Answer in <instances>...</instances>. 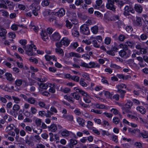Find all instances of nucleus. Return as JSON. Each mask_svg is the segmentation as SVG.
Wrapping results in <instances>:
<instances>
[{"label": "nucleus", "mask_w": 148, "mask_h": 148, "mask_svg": "<svg viewBox=\"0 0 148 148\" xmlns=\"http://www.w3.org/2000/svg\"><path fill=\"white\" fill-rule=\"evenodd\" d=\"M77 143V140L75 139H71L70 140L69 146L70 148H73L74 145H76Z\"/></svg>", "instance_id": "obj_14"}, {"label": "nucleus", "mask_w": 148, "mask_h": 148, "mask_svg": "<svg viewBox=\"0 0 148 148\" xmlns=\"http://www.w3.org/2000/svg\"><path fill=\"white\" fill-rule=\"evenodd\" d=\"M120 121L118 117H114L112 119V122L114 124H117L119 123Z\"/></svg>", "instance_id": "obj_51"}, {"label": "nucleus", "mask_w": 148, "mask_h": 148, "mask_svg": "<svg viewBox=\"0 0 148 148\" xmlns=\"http://www.w3.org/2000/svg\"><path fill=\"white\" fill-rule=\"evenodd\" d=\"M95 106L96 108L99 109H103L105 108V106L103 104H99V103L96 104Z\"/></svg>", "instance_id": "obj_56"}, {"label": "nucleus", "mask_w": 148, "mask_h": 148, "mask_svg": "<svg viewBox=\"0 0 148 148\" xmlns=\"http://www.w3.org/2000/svg\"><path fill=\"white\" fill-rule=\"evenodd\" d=\"M66 25L68 28L71 29L73 26V24L67 20L66 21Z\"/></svg>", "instance_id": "obj_48"}, {"label": "nucleus", "mask_w": 148, "mask_h": 148, "mask_svg": "<svg viewBox=\"0 0 148 148\" xmlns=\"http://www.w3.org/2000/svg\"><path fill=\"white\" fill-rule=\"evenodd\" d=\"M88 65L89 67H88V68H95L96 67L99 68L100 66V65L94 62H90L89 63Z\"/></svg>", "instance_id": "obj_25"}, {"label": "nucleus", "mask_w": 148, "mask_h": 148, "mask_svg": "<svg viewBox=\"0 0 148 148\" xmlns=\"http://www.w3.org/2000/svg\"><path fill=\"white\" fill-rule=\"evenodd\" d=\"M14 126L13 124L9 125L7 127L5 130L7 131L11 130L13 129Z\"/></svg>", "instance_id": "obj_61"}, {"label": "nucleus", "mask_w": 148, "mask_h": 148, "mask_svg": "<svg viewBox=\"0 0 148 148\" xmlns=\"http://www.w3.org/2000/svg\"><path fill=\"white\" fill-rule=\"evenodd\" d=\"M147 47L142 48L140 51L141 53L142 54H146L147 52Z\"/></svg>", "instance_id": "obj_55"}, {"label": "nucleus", "mask_w": 148, "mask_h": 148, "mask_svg": "<svg viewBox=\"0 0 148 148\" xmlns=\"http://www.w3.org/2000/svg\"><path fill=\"white\" fill-rule=\"evenodd\" d=\"M61 91L65 93H67L69 92L70 91L71 89L70 88L68 87L64 88H62L61 90Z\"/></svg>", "instance_id": "obj_46"}, {"label": "nucleus", "mask_w": 148, "mask_h": 148, "mask_svg": "<svg viewBox=\"0 0 148 148\" xmlns=\"http://www.w3.org/2000/svg\"><path fill=\"white\" fill-rule=\"evenodd\" d=\"M45 58L47 61H49L52 59L54 61H57V58L54 56L46 55L45 56Z\"/></svg>", "instance_id": "obj_21"}, {"label": "nucleus", "mask_w": 148, "mask_h": 148, "mask_svg": "<svg viewBox=\"0 0 148 148\" xmlns=\"http://www.w3.org/2000/svg\"><path fill=\"white\" fill-rule=\"evenodd\" d=\"M48 128L50 131L54 132L57 130V127L56 125L53 124L51 125L49 127L48 126Z\"/></svg>", "instance_id": "obj_26"}, {"label": "nucleus", "mask_w": 148, "mask_h": 148, "mask_svg": "<svg viewBox=\"0 0 148 148\" xmlns=\"http://www.w3.org/2000/svg\"><path fill=\"white\" fill-rule=\"evenodd\" d=\"M74 89L77 92L82 95L84 97L83 99L84 101L86 103H89L91 102V98L90 96L86 92L82 89L77 87H75Z\"/></svg>", "instance_id": "obj_1"}, {"label": "nucleus", "mask_w": 148, "mask_h": 148, "mask_svg": "<svg viewBox=\"0 0 148 148\" xmlns=\"http://www.w3.org/2000/svg\"><path fill=\"white\" fill-rule=\"evenodd\" d=\"M102 3V0H96V5L94 6V8L96 9H98Z\"/></svg>", "instance_id": "obj_27"}, {"label": "nucleus", "mask_w": 148, "mask_h": 148, "mask_svg": "<svg viewBox=\"0 0 148 148\" xmlns=\"http://www.w3.org/2000/svg\"><path fill=\"white\" fill-rule=\"evenodd\" d=\"M77 121L81 126L84 127L85 125V121L82 118L78 117L77 119Z\"/></svg>", "instance_id": "obj_18"}, {"label": "nucleus", "mask_w": 148, "mask_h": 148, "mask_svg": "<svg viewBox=\"0 0 148 148\" xmlns=\"http://www.w3.org/2000/svg\"><path fill=\"white\" fill-rule=\"evenodd\" d=\"M135 11L138 13H141L143 11V8L142 6L139 4H135L134 6Z\"/></svg>", "instance_id": "obj_12"}, {"label": "nucleus", "mask_w": 148, "mask_h": 148, "mask_svg": "<svg viewBox=\"0 0 148 148\" xmlns=\"http://www.w3.org/2000/svg\"><path fill=\"white\" fill-rule=\"evenodd\" d=\"M40 35L42 40L46 41V39L48 38V36L47 33L45 31H42L40 33Z\"/></svg>", "instance_id": "obj_17"}, {"label": "nucleus", "mask_w": 148, "mask_h": 148, "mask_svg": "<svg viewBox=\"0 0 148 148\" xmlns=\"http://www.w3.org/2000/svg\"><path fill=\"white\" fill-rule=\"evenodd\" d=\"M123 106L127 108L131 109L132 106V102L130 101H127V102Z\"/></svg>", "instance_id": "obj_34"}, {"label": "nucleus", "mask_w": 148, "mask_h": 148, "mask_svg": "<svg viewBox=\"0 0 148 148\" xmlns=\"http://www.w3.org/2000/svg\"><path fill=\"white\" fill-rule=\"evenodd\" d=\"M84 1L85 4H84L82 5V8L84 9L87 10V5L91 4L92 1V0H84Z\"/></svg>", "instance_id": "obj_19"}, {"label": "nucleus", "mask_w": 148, "mask_h": 148, "mask_svg": "<svg viewBox=\"0 0 148 148\" xmlns=\"http://www.w3.org/2000/svg\"><path fill=\"white\" fill-rule=\"evenodd\" d=\"M111 41V38L109 37H107L105 39L104 42L105 44L108 45L110 44Z\"/></svg>", "instance_id": "obj_57"}, {"label": "nucleus", "mask_w": 148, "mask_h": 148, "mask_svg": "<svg viewBox=\"0 0 148 148\" xmlns=\"http://www.w3.org/2000/svg\"><path fill=\"white\" fill-rule=\"evenodd\" d=\"M71 79L75 82H78L79 81V78L78 76L76 75H73L71 77Z\"/></svg>", "instance_id": "obj_52"}, {"label": "nucleus", "mask_w": 148, "mask_h": 148, "mask_svg": "<svg viewBox=\"0 0 148 148\" xmlns=\"http://www.w3.org/2000/svg\"><path fill=\"white\" fill-rule=\"evenodd\" d=\"M121 109L122 111V113L125 114V113H131L132 112L130 110V109L127 108L123 105L121 106Z\"/></svg>", "instance_id": "obj_16"}, {"label": "nucleus", "mask_w": 148, "mask_h": 148, "mask_svg": "<svg viewBox=\"0 0 148 148\" xmlns=\"http://www.w3.org/2000/svg\"><path fill=\"white\" fill-rule=\"evenodd\" d=\"M35 123L37 126H40L42 123V120L40 119H37L35 120Z\"/></svg>", "instance_id": "obj_59"}, {"label": "nucleus", "mask_w": 148, "mask_h": 148, "mask_svg": "<svg viewBox=\"0 0 148 148\" xmlns=\"http://www.w3.org/2000/svg\"><path fill=\"white\" fill-rule=\"evenodd\" d=\"M134 46V43L133 41H128L126 42L125 44V47L123 48L125 50H127V47L131 48H133Z\"/></svg>", "instance_id": "obj_10"}, {"label": "nucleus", "mask_w": 148, "mask_h": 148, "mask_svg": "<svg viewBox=\"0 0 148 148\" xmlns=\"http://www.w3.org/2000/svg\"><path fill=\"white\" fill-rule=\"evenodd\" d=\"M72 34L75 37H78L79 36V32L75 29H73L72 30Z\"/></svg>", "instance_id": "obj_39"}, {"label": "nucleus", "mask_w": 148, "mask_h": 148, "mask_svg": "<svg viewBox=\"0 0 148 148\" xmlns=\"http://www.w3.org/2000/svg\"><path fill=\"white\" fill-rule=\"evenodd\" d=\"M51 14V10L49 9H45L42 12V14L45 17H47Z\"/></svg>", "instance_id": "obj_29"}, {"label": "nucleus", "mask_w": 148, "mask_h": 148, "mask_svg": "<svg viewBox=\"0 0 148 148\" xmlns=\"http://www.w3.org/2000/svg\"><path fill=\"white\" fill-rule=\"evenodd\" d=\"M91 31L94 34H96L98 31V28L97 26L95 25L91 28Z\"/></svg>", "instance_id": "obj_32"}, {"label": "nucleus", "mask_w": 148, "mask_h": 148, "mask_svg": "<svg viewBox=\"0 0 148 148\" xmlns=\"http://www.w3.org/2000/svg\"><path fill=\"white\" fill-rule=\"evenodd\" d=\"M110 112L115 115H116L119 114V112L118 110L115 108H113L110 110Z\"/></svg>", "instance_id": "obj_63"}, {"label": "nucleus", "mask_w": 148, "mask_h": 148, "mask_svg": "<svg viewBox=\"0 0 148 148\" xmlns=\"http://www.w3.org/2000/svg\"><path fill=\"white\" fill-rule=\"evenodd\" d=\"M110 137L111 139L114 142L116 143L118 142V136L114 135V134H110Z\"/></svg>", "instance_id": "obj_30"}, {"label": "nucleus", "mask_w": 148, "mask_h": 148, "mask_svg": "<svg viewBox=\"0 0 148 148\" xmlns=\"http://www.w3.org/2000/svg\"><path fill=\"white\" fill-rule=\"evenodd\" d=\"M65 10L63 8H61L55 13V14L59 17H62L65 15Z\"/></svg>", "instance_id": "obj_11"}, {"label": "nucleus", "mask_w": 148, "mask_h": 148, "mask_svg": "<svg viewBox=\"0 0 148 148\" xmlns=\"http://www.w3.org/2000/svg\"><path fill=\"white\" fill-rule=\"evenodd\" d=\"M116 88L118 89H121L124 88H126V86L125 84H121L119 85H117L116 86Z\"/></svg>", "instance_id": "obj_44"}, {"label": "nucleus", "mask_w": 148, "mask_h": 148, "mask_svg": "<svg viewBox=\"0 0 148 148\" xmlns=\"http://www.w3.org/2000/svg\"><path fill=\"white\" fill-rule=\"evenodd\" d=\"M27 40L25 39H21L20 40L19 43L21 45L23 46V49L26 48L27 46L25 45L27 43Z\"/></svg>", "instance_id": "obj_35"}, {"label": "nucleus", "mask_w": 148, "mask_h": 148, "mask_svg": "<svg viewBox=\"0 0 148 148\" xmlns=\"http://www.w3.org/2000/svg\"><path fill=\"white\" fill-rule=\"evenodd\" d=\"M104 95L106 97L109 99H111L112 94H111L109 92L106 91H103Z\"/></svg>", "instance_id": "obj_40"}, {"label": "nucleus", "mask_w": 148, "mask_h": 148, "mask_svg": "<svg viewBox=\"0 0 148 148\" xmlns=\"http://www.w3.org/2000/svg\"><path fill=\"white\" fill-rule=\"evenodd\" d=\"M136 25L138 26H141L142 23L141 18L139 17H136Z\"/></svg>", "instance_id": "obj_37"}, {"label": "nucleus", "mask_w": 148, "mask_h": 148, "mask_svg": "<svg viewBox=\"0 0 148 148\" xmlns=\"http://www.w3.org/2000/svg\"><path fill=\"white\" fill-rule=\"evenodd\" d=\"M69 55L70 57H75L77 58L81 57V55L77 53L72 52L69 53Z\"/></svg>", "instance_id": "obj_31"}, {"label": "nucleus", "mask_w": 148, "mask_h": 148, "mask_svg": "<svg viewBox=\"0 0 148 148\" xmlns=\"http://www.w3.org/2000/svg\"><path fill=\"white\" fill-rule=\"evenodd\" d=\"M140 135L144 138H146L148 137L147 132L145 131H143L140 133Z\"/></svg>", "instance_id": "obj_45"}, {"label": "nucleus", "mask_w": 148, "mask_h": 148, "mask_svg": "<svg viewBox=\"0 0 148 148\" xmlns=\"http://www.w3.org/2000/svg\"><path fill=\"white\" fill-rule=\"evenodd\" d=\"M71 133V132L65 129L61 132V135L62 137L66 138V137H68Z\"/></svg>", "instance_id": "obj_15"}, {"label": "nucleus", "mask_w": 148, "mask_h": 148, "mask_svg": "<svg viewBox=\"0 0 148 148\" xmlns=\"http://www.w3.org/2000/svg\"><path fill=\"white\" fill-rule=\"evenodd\" d=\"M20 106L18 104H14L13 106L12 109L14 112H17L20 110Z\"/></svg>", "instance_id": "obj_41"}, {"label": "nucleus", "mask_w": 148, "mask_h": 148, "mask_svg": "<svg viewBox=\"0 0 148 148\" xmlns=\"http://www.w3.org/2000/svg\"><path fill=\"white\" fill-rule=\"evenodd\" d=\"M106 7L107 9L111 10L114 12L116 11V6L114 5V3L112 1V0H107Z\"/></svg>", "instance_id": "obj_5"}, {"label": "nucleus", "mask_w": 148, "mask_h": 148, "mask_svg": "<svg viewBox=\"0 0 148 148\" xmlns=\"http://www.w3.org/2000/svg\"><path fill=\"white\" fill-rule=\"evenodd\" d=\"M38 85L39 86V91H42V89L46 90L48 88L49 85H51V84L48 83H43L42 82L38 83Z\"/></svg>", "instance_id": "obj_7"}, {"label": "nucleus", "mask_w": 148, "mask_h": 148, "mask_svg": "<svg viewBox=\"0 0 148 148\" xmlns=\"http://www.w3.org/2000/svg\"><path fill=\"white\" fill-rule=\"evenodd\" d=\"M104 18L105 19L107 20L108 21H112V16L110 17L109 16L108 13H106L104 16Z\"/></svg>", "instance_id": "obj_53"}, {"label": "nucleus", "mask_w": 148, "mask_h": 148, "mask_svg": "<svg viewBox=\"0 0 148 148\" xmlns=\"http://www.w3.org/2000/svg\"><path fill=\"white\" fill-rule=\"evenodd\" d=\"M38 105L40 107L46 109H49L50 106L49 104H46L44 102L42 101H39L38 102Z\"/></svg>", "instance_id": "obj_13"}, {"label": "nucleus", "mask_w": 148, "mask_h": 148, "mask_svg": "<svg viewBox=\"0 0 148 148\" xmlns=\"http://www.w3.org/2000/svg\"><path fill=\"white\" fill-rule=\"evenodd\" d=\"M63 117L65 119L70 121L71 122L73 121V117L72 115H63Z\"/></svg>", "instance_id": "obj_28"}, {"label": "nucleus", "mask_w": 148, "mask_h": 148, "mask_svg": "<svg viewBox=\"0 0 148 148\" xmlns=\"http://www.w3.org/2000/svg\"><path fill=\"white\" fill-rule=\"evenodd\" d=\"M50 3L49 0H43L41 3V5L42 6L44 7L48 6Z\"/></svg>", "instance_id": "obj_42"}, {"label": "nucleus", "mask_w": 148, "mask_h": 148, "mask_svg": "<svg viewBox=\"0 0 148 148\" xmlns=\"http://www.w3.org/2000/svg\"><path fill=\"white\" fill-rule=\"evenodd\" d=\"M55 51L57 53L61 54L62 56H63L64 52L62 49L60 48H56Z\"/></svg>", "instance_id": "obj_38"}, {"label": "nucleus", "mask_w": 148, "mask_h": 148, "mask_svg": "<svg viewBox=\"0 0 148 148\" xmlns=\"http://www.w3.org/2000/svg\"><path fill=\"white\" fill-rule=\"evenodd\" d=\"M83 2V0H76L75 2V4L77 6H79Z\"/></svg>", "instance_id": "obj_60"}, {"label": "nucleus", "mask_w": 148, "mask_h": 148, "mask_svg": "<svg viewBox=\"0 0 148 148\" xmlns=\"http://www.w3.org/2000/svg\"><path fill=\"white\" fill-rule=\"evenodd\" d=\"M7 33L6 30L3 26L0 25V36L2 37L3 39H5Z\"/></svg>", "instance_id": "obj_9"}, {"label": "nucleus", "mask_w": 148, "mask_h": 148, "mask_svg": "<svg viewBox=\"0 0 148 148\" xmlns=\"http://www.w3.org/2000/svg\"><path fill=\"white\" fill-rule=\"evenodd\" d=\"M82 76L86 80L90 81V79L88 74L87 73H84L82 75Z\"/></svg>", "instance_id": "obj_49"}, {"label": "nucleus", "mask_w": 148, "mask_h": 148, "mask_svg": "<svg viewBox=\"0 0 148 148\" xmlns=\"http://www.w3.org/2000/svg\"><path fill=\"white\" fill-rule=\"evenodd\" d=\"M7 79L9 81H12L14 80L12 74L9 73H6L5 74Z\"/></svg>", "instance_id": "obj_23"}, {"label": "nucleus", "mask_w": 148, "mask_h": 148, "mask_svg": "<svg viewBox=\"0 0 148 148\" xmlns=\"http://www.w3.org/2000/svg\"><path fill=\"white\" fill-rule=\"evenodd\" d=\"M30 8L32 9L33 14L35 16H37L38 15V11L40 9V6L36 3H33L30 6Z\"/></svg>", "instance_id": "obj_4"}, {"label": "nucleus", "mask_w": 148, "mask_h": 148, "mask_svg": "<svg viewBox=\"0 0 148 148\" xmlns=\"http://www.w3.org/2000/svg\"><path fill=\"white\" fill-rule=\"evenodd\" d=\"M61 40L63 45L64 46H67L69 44V40L68 38H64Z\"/></svg>", "instance_id": "obj_20"}, {"label": "nucleus", "mask_w": 148, "mask_h": 148, "mask_svg": "<svg viewBox=\"0 0 148 148\" xmlns=\"http://www.w3.org/2000/svg\"><path fill=\"white\" fill-rule=\"evenodd\" d=\"M92 44L94 47L95 48H98L99 47L100 45H99L95 40H94L92 41Z\"/></svg>", "instance_id": "obj_64"}, {"label": "nucleus", "mask_w": 148, "mask_h": 148, "mask_svg": "<svg viewBox=\"0 0 148 148\" xmlns=\"http://www.w3.org/2000/svg\"><path fill=\"white\" fill-rule=\"evenodd\" d=\"M76 91V90H75ZM79 93V92H77L76 91L75 92H74L73 93H71L70 95L73 98L76 100H79L80 98V96L78 94V93Z\"/></svg>", "instance_id": "obj_22"}, {"label": "nucleus", "mask_w": 148, "mask_h": 148, "mask_svg": "<svg viewBox=\"0 0 148 148\" xmlns=\"http://www.w3.org/2000/svg\"><path fill=\"white\" fill-rule=\"evenodd\" d=\"M35 50L36 49V47L33 44L27 45L26 47V48H24L25 51V53L27 55L32 56L34 55V53L33 51V48Z\"/></svg>", "instance_id": "obj_2"}, {"label": "nucleus", "mask_w": 148, "mask_h": 148, "mask_svg": "<svg viewBox=\"0 0 148 148\" xmlns=\"http://www.w3.org/2000/svg\"><path fill=\"white\" fill-rule=\"evenodd\" d=\"M23 82V80L22 79H17L15 81V84L16 85L15 87L17 86H20L22 84Z\"/></svg>", "instance_id": "obj_36"}, {"label": "nucleus", "mask_w": 148, "mask_h": 148, "mask_svg": "<svg viewBox=\"0 0 148 148\" xmlns=\"http://www.w3.org/2000/svg\"><path fill=\"white\" fill-rule=\"evenodd\" d=\"M80 32L82 34L85 35H88L90 34L89 27L86 24H84L80 27Z\"/></svg>", "instance_id": "obj_3"}, {"label": "nucleus", "mask_w": 148, "mask_h": 148, "mask_svg": "<svg viewBox=\"0 0 148 148\" xmlns=\"http://www.w3.org/2000/svg\"><path fill=\"white\" fill-rule=\"evenodd\" d=\"M136 109L142 114H145L146 112L145 108L142 106L137 107L136 108Z\"/></svg>", "instance_id": "obj_24"}, {"label": "nucleus", "mask_w": 148, "mask_h": 148, "mask_svg": "<svg viewBox=\"0 0 148 148\" xmlns=\"http://www.w3.org/2000/svg\"><path fill=\"white\" fill-rule=\"evenodd\" d=\"M12 99H13L14 102L16 103H19L20 101V99L19 98L14 96L12 97Z\"/></svg>", "instance_id": "obj_43"}, {"label": "nucleus", "mask_w": 148, "mask_h": 148, "mask_svg": "<svg viewBox=\"0 0 148 148\" xmlns=\"http://www.w3.org/2000/svg\"><path fill=\"white\" fill-rule=\"evenodd\" d=\"M148 36V35L144 33L140 36V38H139L138 39L139 40L140 39L142 40H145L147 38Z\"/></svg>", "instance_id": "obj_33"}, {"label": "nucleus", "mask_w": 148, "mask_h": 148, "mask_svg": "<svg viewBox=\"0 0 148 148\" xmlns=\"http://www.w3.org/2000/svg\"><path fill=\"white\" fill-rule=\"evenodd\" d=\"M127 52H126L124 50H121L119 52V55L121 57H125V58L129 57L131 54V51L129 50Z\"/></svg>", "instance_id": "obj_8"}, {"label": "nucleus", "mask_w": 148, "mask_h": 148, "mask_svg": "<svg viewBox=\"0 0 148 148\" xmlns=\"http://www.w3.org/2000/svg\"><path fill=\"white\" fill-rule=\"evenodd\" d=\"M29 60L31 62L34 63L35 64H37L38 62V60L36 58L32 57H31L29 58Z\"/></svg>", "instance_id": "obj_58"}, {"label": "nucleus", "mask_w": 148, "mask_h": 148, "mask_svg": "<svg viewBox=\"0 0 148 148\" xmlns=\"http://www.w3.org/2000/svg\"><path fill=\"white\" fill-rule=\"evenodd\" d=\"M79 84L81 86L83 87H86L87 86V84L83 81V79L82 78L80 79Z\"/></svg>", "instance_id": "obj_50"}, {"label": "nucleus", "mask_w": 148, "mask_h": 148, "mask_svg": "<svg viewBox=\"0 0 148 148\" xmlns=\"http://www.w3.org/2000/svg\"><path fill=\"white\" fill-rule=\"evenodd\" d=\"M27 101L30 104H34L36 100L34 98L31 97L28 98Z\"/></svg>", "instance_id": "obj_47"}, {"label": "nucleus", "mask_w": 148, "mask_h": 148, "mask_svg": "<svg viewBox=\"0 0 148 148\" xmlns=\"http://www.w3.org/2000/svg\"><path fill=\"white\" fill-rule=\"evenodd\" d=\"M31 112L33 114H36L37 112V110L35 107H32L30 109Z\"/></svg>", "instance_id": "obj_62"}, {"label": "nucleus", "mask_w": 148, "mask_h": 148, "mask_svg": "<svg viewBox=\"0 0 148 148\" xmlns=\"http://www.w3.org/2000/svg\"><path fill=\"white\" fill-rule=\"evenodd\" d=\"M110 67L112 68L117 69H121V67L120 66L117 65L115 64H112L110 65Z\"/></svg>", "instance_id": "obj_54"}, {"label": "nucleus", "mask_w": 148, "mask_h": 148, "mask_svg": "<svg viewBox=\"0 0 148 148\" xmlns=\"http://www.w3.org/2000/svg\"><path fill=\"white\" fill-rule=\"evenodd\" d=\"M50 37L52 40L56 41L59 40L61 38V36L58 32H55L50 36Z\"/></svg>", "instance_id": "obj_6"}]
</instances>
